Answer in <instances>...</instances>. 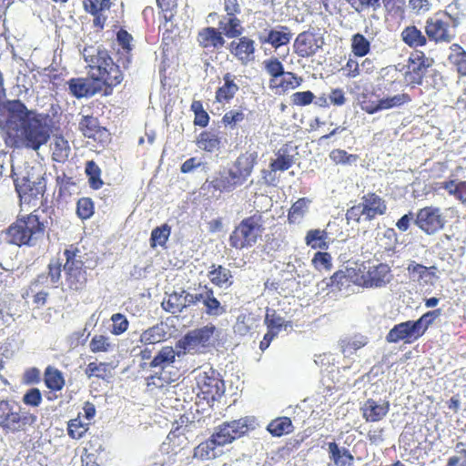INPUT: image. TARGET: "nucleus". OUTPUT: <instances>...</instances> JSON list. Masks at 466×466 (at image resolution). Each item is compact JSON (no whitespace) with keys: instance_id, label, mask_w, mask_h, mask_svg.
I'll return each instance as SVG.
<instances>
[{"instance_id":"f257e3e1","label":"nucleus","mask_w":466,"mask_h":466,"mask_svg":"<svg viewBox=\"0 0 466 466\" xmlns=\"http://www.w3.org/2000/svg\"><path fill=\"white\" fill-rule=\"evenodd\" d=\"M5 109V131L14 146L36 151L48 142L51 135L48 115L28 109L18 99L8 101Z\"/></svg>"},{"instance_id":"f03ea898","label":"nucleus","mask_w":466,"mask_h":466,"mask_svg":"<svg viewBox=\"0 0 466 466\" xmlns=\"http://www.w3.org/2000/svg\"><path fill=\"white\" fill-rule=\"evenodd\" d=\"M83 56L89 69L90 79L104 87V96L111 95L113 88L120 85L124 79L119 65L114 62L105 48L86 46L83 50Z\"/></svg>"},{"instance_id":"7ed1b4c3","label":"nucleus","mask_w":466,"mask_h":466,"mask_svg":"<svg viewBox=\"0 0 466 466\" xmlns=\"http://www.w3.org/2000/svg\"><path fill=\"white\" fill-rule=\"evenodd\" d=\"M37 416L12 400H0V429L5 435L26 434L35 428Z\"/></svg>"},{"instance_id":"20e7f679","label":"nucleus","mask_w":466,"mask_h":466,"mask_svg":"<svg viewBox=\"0 0 466 466\" xmlns=\"http://www.w3.org/2000/svg\"><path fill=\"white\" fill-rule=\"evenodd\" d=\"M66 262L63 265L65 281L67 288L76 292L84 290L87 284V272L85 262L78 258L80 249L77 245L72 244L64 250Z\"/></svg>"},{"instance_id":"39448f33","label":"nucleus","mask_w":466,"mask_h":466,"mask_svg":"<svg viewBox=\"0 0 466 466\" xmlns=\"http://www.w3.org/2000/svg\"><path fill=\"white\" fill-rule=\"evenodd\" d=\"M411 101V96L405 92L394 96L380 97L374 90L365 89L358 96L360 108L369 115H373L382 110L401 107Z\"/></svg>"},{"instance_id":"423d86ee","label":"nucleus","mask_w":466,"mask_h":466,"mask_svg":"<svg viewBox=\"0 0 466 466\" xmlns=\"http://www.w3.org/2000/svg\"><path fill=\"white\" fill-rule=\"evenodd\" d=\"M459 24V17L452 16L447 11L439 12L427 19L425 33L431 41L450 43L456 36Z\"/></svg>"},{"instance_id":"0eeeda50","label":"nucleus","mask_w":466,"mask_h":466,"mask_svg":"<svg viewBox=\"0 0 466 466\" xmlns=\"http://www.w3.org/2000/svg\"><path fill=\"white\" fill-rule=\"evenodd\" d=\"M358 278H355L356 286L364 289H380L387 286L393 275L390 267L387 263L370 264L363 262L356 268Z\"/></svg>"},{"instance_id":"6e6552de","label":"nucleus","mask_w":466,"mask_h":466,"mask_svg":"<svg viewBox=\"0 0 466 466\" xmlns=\"http://www.w3.org/2000/svg\"><path fill=\"white\" fill-rule=\"evenodd\" d=\"M250 431V419L240 418L220 424L211 435L220 447L231 443Z\"/></svg>"},{"instance_id":"1a4fd4ad","label":"nucleus","mask_w":466,"mask_h":466,"mask_svg":"<svg viewBox=\"0 0 466 466\" xmlns=\"http://www.w3.org/2000/svg\"><path fill=\"white\" fill-rule=\"evenodd\" d=\"M78 130L94 144L105 147L111 141L109 130L100 125L96 116L93 115H84L78 122Z\"/></svg>"},{"instance_id":"9d476101","label":"nucleus","mask_w":466,"mask_h":466,"mask_svg":"<svg viewBox=\"0 0 466 466\" xmlns=\"http://www.w3.org/2000/svg\"><path fill=\"white\" fill-rule=\"evenodd\" d=\"M196 380L199 390L198 396L208 402L217 400L224 392V382L213 370L199 373Z\"/></svg>"},{"instance_id":"9b49d317","label":"nucleus","mask_w":466,"mask_h":466,"mask_svg":"<svg viewBox=\"0 0 466 466\" xmlns=\"http://www.w3.org/2000/svg\"><path fill=\"white\" fill-rule=\"evenodd\" d=\"M215 331L216 327L212 324L190 330L177 342L176 347L183 352L196 351L208 345Z\"/></svg>"},{"instance_id":"f8f14e48","label":"nucleus","mask_w":466,"mask_h":466,"mask_svg":"<svg viewBox=\"0 0 466 466\" xmlns=\"http://www.w3.org/2000/svg\"><path fill=\"white\" fill-rule=\"evenodd\" d=\"M431 62L421 51L413 53L408 61L405 81L409 86H420Z\"/></svg>"},{"instance_id":"ddd939ff","label":"nucleus","mask_w":466,"mask_h":466,"mask_svg":"<svg viewBox=\"0 0 466 466\" xmlns=\"http://www.w3.org/2000/svg\"><path fill=\"white\" fill-rule=\"evenodd\" d=\"M324 39L313 31L299 33L293 44L294 53L302 58L314 56L322 47Z\"/></svg>"},{"instance_id":"4468645a","label":"nucleus","mask_w":466,"mask_h":466,"mask_svg":"<svg viewBox=\"0 0 466 466\" xmlns=\"http://www.w3.org/2000/svg\"><path fill=\"white\" fill-rule=\"evenodd\" d=\"M414 223L426 233H435L443 228L444 218L439 208L429 206L419 209Z\"/></svg>"},{"instance_id":"2eb2a0df","label":"nucleus","mask_w":466,"mask_h":466,"mask_svg":"<svg viewBox=\"0 0 466 466\" xmlns=\"http://www.w3.org/2000/svg\"><path fill=\"white\" fill-rule=\"evenodd\" d=\"M421 337V332L415 321L407 320L394 325L387 333L386 341L389 343L403 341L405 344H411Z\"/></svg>"},{"instance_id":"dca6fc26","label":"nucleus","mask_w":466,"mask_h":466,"mask_svg":"<svg viewBox=\"0 0 466 466\" xmlns=\"http://www.w3.org/2000/svg\"><path fill=\"white\" fill-rule=\"evenodd\" d=\"M257 163L258 153L255 151H246L236 158L229 171L239 186H242L251 176Z\"/></svg>"},{"instance_id":"f3484780","label":"nucleus","mask_w":466,"mask_h":466,"mask_svg":"<svg viewBox=\"0 0 466 466\" xmlns=\"http://www.w3.org/2000/svg\"><path fill=\"white\" fill-rule=\"evenodd\" d=\"M14 184L20 201L27 204L37 200L46 190V185L42 180L31 181L28 177H16Z\"/></svg>"},{"instance_id":"a211bd4d","label":"nucleus","mask_w":466,"mask_h":466,"mask_svg":"<svg viewBox=\"0 0 466 466\" xmlns=\"http://www.w3.org/2000/svg\"><path fill=\"white\" fill-rule=\"evenodd\" d=\"M238 76L230 72L222 76L219 86L215 91V102L219 105H228L240 90Z\"/></svg>"},{"instance_id":"6ab92c4d","label":"nucleus","mask_w":466,"mask_h":466,"mask_svg":"<svg viewBox=\"0 0 466 466\" xmlns=\"http://www.w3.org/2000/svg\"><path fill=\"white\" fill-rule=\"evenodd\" d=\"M294 156L290 155L287 148L281 147L276 153V158L271 159L269 163V169L262 170V178L267 185H274L276 177L274 173L280 171L284 172L289 169L294 165Z\"/></svg>"},{"instance_id":"aec40b11","label":"nucleus","mask_w":466,"mask_h":466,"mask_svg":"<svg viewBox=\"0 0 466 466\" xmlns=\"http://www.w3.org/2000/svg\"><path fill=\"white\" fill-rule=\"evenodd\" d=\"M187 426L177 425L167 434V439L161 445L163 452L171 455H177L188 446V439Z\"/></svg>"},{"instance_id":"412c9836","label":"nucleus","mask_w":466,"mask_h":466,"mask_svg":"<svg viewBox=\"0 0 466 466\" xmlns=\"http://www.w3.org/2000/svg\"><path fill=\"white\" fill-rule=\"evenodd\" d=\"M303 78L294 72L284 71L280 76L268 79V88L277 96H282L300 86Z\"/></svg>"},{"instance_id":"4be33fe9","label":"nucleus","mask_w":466,"mask_h":466,"mask_svg":"<svg viewBox=\"0 0 466 466\" xmlns=\"http://www.w3.org/2000/svg\"><path fill=\"white\" fill-rule=\"evenodd\" d=\"M35 212L34 211L26 217L18 218L7 228V233H44L46 221L41 220Z\"/></svg>"},{"instance_id":"5701e85b","label":"nucleus","mask_w":466,"mask_h":466,"mask_svg":"<svg viewBox=\"0 0 466 466\" xmlns=\"http://www.w3.org/2000/svg\"><path fill=\"white\" fill-rule=\"evenodd\" d=\"M96 83L86 77H73L67 81L70 94L78 99L91 97L103 92V87L100 85H96Z\"/></svg>"},{"instance_id":"b1692460","label":"nucleus","mask_w":466,"mask_h":466,"mask_svg":"<svg viewBox=\"0 0 466 466\" xmlns=\"http://www.w3.org/2000/svg\"><path fill=\"white\" fill-rule=\"evenodd\" d=\"M356 268H346L345 270H337L328 279L323 281L326 287L332 291H341L350 287L351 284L356 285L355 278H358Z\"/></svg>"},{"instance_id":"393cba45","label":"nucleus","mask_w":466,"mask_h":466,"mask_svg":"<svg viewBox=\"0 0 466 466\" xmlns=\"http://www.w3.org/2000/svg\"><path fill=\"white\" fill-rule=\"evenodd\" d=\"M229 51L242 65H247L254 60L255 41L248 36H241L238 41L229 44Z\"/></svg>"},{"instance_id":"a878e982","label":"nucleus","mask_w":466,"mask_h":466,"mask_svg":"<svg viewBox=\"0 0 466 466\" xmlns=\"http://www.w3.org/2000/svg\"><path fill=\"white\" fill-rule=\"evenodd\" d=\"M390 402L384 400L378 403L374 399H368L360 407L362 418L367 422H378L382 420L390 411Z\"/></svg>"},{"instance_id":"bb28decb","label":"nucleus","mask_w":466,"mask_h":466,"mask_svg":"<svg viewBox=\"0 0 466 466\" xmlns=\"http://www.w3.org/2000/svg\"><path fill=\"white\" fill-rule=\"evenodd\" d=\"M361 200L362 212L369 220L385 214L387 210L385 200L374 192L367 193L361 198Z\"/></svg>"},{"instance_id":"cd10ccee","label":"nucleus","mask_w":466,"mask_h":466,"mask_svg":"<svg viewBox=\"0 0 466 466\" xmlns=\"http://www.w3.org/2000/svg\"><path fill=\"white\" fill-rule=\"evenodd\" d=\"M291 39L292 33L286 25H279L277 28L270 29L267 35H258L260 44H268L275 49L287 46Z\"/></svg>"},{"instance_id":"c85d7f7f","label":"nucleus","mask_w":466,"mask_h":466,"mask_svg":"<svg viewBox=\"0 0 466 466\" xmlns=\"http://www.w3.org/2000/svg\"><path fill=\"white\" fill-rule=\"evenodd\" d=\"M356 12H363L366 10L372 9L373 11L378 10L381 3L384 7L389 11L400 8L403 5L404 0H345Z\"/></svg>"},{"instance_id":"c756f323","label":"nucleus","mask_w":466,"mask_h":466,"mask_svg":"<svg viewBox=\"0 0 466 466\" xmlns=\"http://www.w3.org/2000/svg\"><path fill=\"white\" fill-rule=\"evenodd\" d=\"M197 41L204 49H219L226 41L218 28L208 26L198 33Z\"/></svg>"},{"instance_id":"7c9ffc66","label":"nucleus","mask_w":466,"mask_h":466,"mask_svg":"<svg viewBox=\"0 0 466 466\" xmlns=\"http://www.w3.org/2000/svg\"><path fill=\"white\" fill-rule=\"evenodd\" d=\"M208 277L211 284L218 288H228L233 284L231 271L222 265L212 264L209 267Z\"/></svg>"},{"instance_id":"2f4dec72","label":"nucleus","mask_w":466,"mask_h":466,"mask_svg":"<svg viewBox=\"0 0 466 466\" xmlns=\"http://www.w3.org/2000/svg\"><path fill=\"white\" fill-rule=\"evenodd\" d=\"M207 183L209 188L219 192H231L238 187H240L236 179L233 178L229 170L228 173L219 172L216 174L210 180H207Z\"/></svg>"},{"instance_id":"473e14b6","label":"nucleus","mask_w":466,"mask_h":466,"mask_svg":"<svg viewBox=\"0 0 466 466\" xmlns=\"http://www.w3.org/2000/svg\"><path fill=\"white\" fill-rule=\"evenodd\" d=\"M400 74L395 68H382L379 77V89L383 93H390L398 90V86H401Z\"/></svg>"},{"instance_id":"72a5a7b5","label":"nucleus","mask_w":466,"mask_h":466,"mask_svg":"<svg viewBox=\"0 0 466 466\" xmlns=\"http://www.w3.org/2000/svg\"><path fill=\"white\" fill-rule=\"evenodd\" d=\"M218 29L228 38L239 37L244 31L241 20L236 15H224L218 22Z\"/></svg>"},{"instance_id":"f704fd0d","label":"nucleus","mask_w":466,"mask_h":466,"mask_svg":"<svg viewBox=\"0 0 466 466\" xmlns=\"http://www.w3.org/2000/svg\"><path fill=\"white\" fill-rule=\"evenodd\" d=\"M176 352L174 349L170 346L163 347L157 354L151 360V361L147 364V362H141L139 367L142 370L149 368H160L164 370L165 367L170 365L176 360Z\"/></svg>"},{"instance_id":"c9c22d12","label":"nucleus","mask_w":466,"mask_h":466,"mask_svg":"<svg viewBox=\"0 0 466 466\" xmlns=\"http://www.w3.org/2000/svg\"><path fill=\"white\" fill-rule=\"evenodd\" d=\"M438 189H444L462 204H466V180L449 179L437 183Z\"/></svg>"},{"instance_id":"e433bc0d","label":"nucleus","mask_w":466,"mask_h":466,"mask_svg":"<svg viewBox=\"0 0 466 466\" xmlns=\"http://www.w3.org/2000/svg\"><path fill=\"white\" fill-rule=\"evenodd\" d=\"M196 145L207 152L218 151L221 147V137L217 131L204 130L197 137Z\"/></svg>"},{"instance_id":"4c0bfd02","label":"nucleus","mask_w":466,"mask_h":466,"mask_svg":"<svg viewBox=\"0 0 466 466\" xmlns=\"http://www.w3.org/2000/svg\"><path fill=\"white\" fill-rule=\"evenodd\" d=\"M294 425L289 417L281 416L272 420L268 425L266 430L273 437H282L290 434L294 431Z\"/></svg>"},{"instance_id":"58836bf2","label":"nucleus","mask_w":466,"mask_h":466,"mask_svg":"<svg viewBox=\"0 0 466 466\" xmlns=\"http://www.w3.org/2000/svg\"><path fill=\"white\" fill-rule=\"evenodd\" d=\"M203 296L202 303L205 307V313L208 316L218 317L226 312L225 307L214 296V290L207 285L204 286Z\"/></svg>"},{"instance_id":"ea45409f","label":"nucleus","mask_w":466,"mask_h":466,"mask_svg":"<svg viewBox=\"0 0 466 466\" xmlns=\"http://www.w3.org/2000/svg\"><path fill=\"white\" fill-rule=\"evenodd\" d=\"M311 200L303 197L295 201L288 212V221L289 224H299L309 212Z\"/></svg>"},{"instance_id":"a19ab883","label":"nucleus","mask_w":466,"mask_h":466,"mask_svg":"<svg viewBox=\"0 0 466 466\" xmlns=\"http://www.w3.org/2000/svg\"><path fill=\"white\" fill-rule=\"evenodd\" d=\"M44 382L52 392L60 391L66 384L63 373L53 366H47L44 371Z\"/></svg>"},{"instance_id":"79ce46f5","label":"nucleus","mask_w":466,"mask_h":466,"mask_svg":"<svg viewBox=\"0 0 466 466\" xmlns=\"http://www.w3.org/2000/svg\"><path fill=\"white\" fill-rule=\"evenodd\" d=\"M402 41L411 48L426 46L427 37L415 25L406 26L400 34Z\"/></svg>"},{"instance_id":"37998d69","label":"nucleus","mask_w":466,"mask_h":466,"mask_svg":"<svg viewBox=\"0 0 466 466\" xmlns=\"http://www.w3.org/2000/svg\"><path fill=\"white\" fill-rule=\"evenodd\" d=\"M262 214L256 211L253 215L244 218L235 228L233 233H253L264 229Z\"/></svg>"},{"instance_id":"c03bdc74","label":"nucleus","mask_w":466,"mask_h":466,"mask_svg":"<svg viewBox=\"0 0 466 466\" xmlns=\"http://www.w3.org/2000/svg\"><path fill=\"white\" fill-rule=\"evenodd\" d=\"M62 262L59 258H52L47 265V274H40L34 280V284H44L49 279L52 284H57L61 279Z\"/></svg>"},{"instance_id":"a18cd8bd","label":"nucleus","mask_w":466,"mask_h":466,"mask_svg":"<svg viewBox=\"0 0 466 466\" xmlns=\"http://www.w3.org/2000/svg\"><path fill=\"white\" fill-rule=\"evenodd\" d=\"M220 447L216 441L210 436L205 441L199 443L194 449V457L201 461H208L217 457L216 449Z\"/></svg>"},{"instance_id":"49530a36","label":"nucleus","mask_w":466,"mask_h":466,"mask_svg":"<svg viewBox=\"0 0 466 466\" xmlns=\"http://www.w3.org/2000/svg\"><path fill=\"white\" fill-rule=\"evenodd\" d=\"M52 158L56 162H65L70 153L68 141L62 136H56L51 145Z\"/></svg>"},{"instance_id":"de8ad7c7","label":"nucleus","mask_w":466,"mask_h":466,"mask_svg":"<svg viewBox=\"0 0 466 466\" xmlns=\"http://www.w3.org/2000/svg\"><path fill=\"white\" fill-rule=\"evenodd\" d=\"M85 374L87 378L106 380L111 376V366L107 362L93 361L87 364Z\"/></svg>"},{"instance_id":"09e8293b","label":"nucleus","mask_w":466,"mask_h":466,"mask_svg":"<svg viewBox=\"0 0 466 466\" xmlns=\"http://www.w3.org/2000/svg\"><path fill=\"white\" fill-rule=\"evenodd\" d=\"M367 343V338L362 335H355L352 338L344 339L340 341L341 352L346 356L352 355Z\"/></svg>"},{"instance_id":"8fccbe9b","label":"nucleus","mask_w":466,"mask_h":466,"mask_svg":"<svg viewBox=\"0 0 466 466\" xmlns=\"http://www.w3.org/2000/svg\"><path fill=\"white\" fill-rule=\"evenodd\" d=\"M118 44L123 48L124 56L122 64L124 67H127L131 62V51L133 36L125 29H120L116 34Z\"/></svg>"},{"instance_id":"3c124183","label":"nucleus","mask_w":466,"mask_h":466,"mask_svg":"<svg viewBox=\"0 0 466 466\" xmlns=\"http://www.w3.org/2000/svg\"><path fill=\"white\" fill-rule=\"evenodd\" d=\"M172 381L173 380L167 375V372L163 370L146 378L147 389L150 391L156 389H162Z\"/></svg>"},{"instance_id":"603ef678","label":"nucleus","mask_w":466,"mask_h":466,"mask_svg":"<svg viewBox=\"0 0 466 466\" xmlns=\"http://www.w3.org/2000/svg\"><path fill=\"white\" fill-rule=\"evenodd\" d=\"M451 53L449 56L451 63L454 64L458 72L461 75L466 76V52L458 44H453L451 46Z\"/></svg>"},{"instance_id":"864d4df0","label":"nucleus","mask_w":466,"mask_h":466,"mask_svg":"<svg viewBox=\"0 0 466 466\" xmlns=\"http://www.w3.org/2000/svg\"><path fill=\"white\" fill-rule=\"evenodd\" d=\"M114 346L110 341V338L102 334L94 335L89 342V349L93 353L111 351Z\"/></svg>"},{"instance_id":"5fc2aeb1","label":"nucleus","mask_w":466,"mask_h":466,"mask_svg":"<svg viewBox=\"0 0 466 466\" xmlns=\"http://www.w3.org/2000/svg\"><path fill=\"white\" fill-rule=\"evenodd\" d=\"M265 325L268 330L279 334L282 328L286 327L285 319L273 309H267L265 315Z\"/></svg>"},{"instance_id":"6e6d98bb","label":"nucleus","mask_w":466,"mask_h":466,"mask_svg":"<svg viewBox=\"0 0 466 466\" xmlns=\"http://www.w3.org/2000/svg\"><path fill=\"white\" fill-rule=\"evenodd\" d=\"M351 52L359 57L365 56L370 51V41L360 33L354 34L351 37Z\"/></svg>"},{"instance_id":"4d7b16f0","label":"nucleus","mask_w":466,"mask_h":466,"mask_svg":"<svg viewBox=\"0 0 466 466\" xmlns=\"http://www.w3.org/2000/svg\"><path fill=\"white\" fill-rule=\"evenodd\" d=\"M86 174L88 177V183L91 188L99 189L104 182L101 179V169L95 161L90 160L86 164Z\"/></svg>"},{"instance_id":"13d9d810","label":"nucleus","mask_w":466,"mask_h":466,"mask_svg":"<svg viewBox=\"0 0 466 466\" xmlns=\"http://www.w3.org/2000/svg\"><path fill=\"white\" fill-rule=\"evenodd\" d=\"M89 429V424L82 421L78 416L67 422V434L74 440H79L85 436Z\"/></svg>"},{"instance_id":"bf43d9fd","label":"nucleus","mask_w":466,"mask_h":466,"mask_svg":"<svg viewBox=\"0 0 466 466\" xmlns=\"http://www.w3.org/2000/svg\"><path fill=\"white\" fill-rule=\"evenodd\" d=\"M245 118L246 115L242 109H230L224 114L221 122L226 127L234 129L242 123Z\"/></svg>"},{"instance_id":"052dcab7","label":"nucleus","mask_w":466,"mask_h":466,"mask_svg":"<svg viewBox=\"0 0 466 466\" xmlns=\"http://www.w3.org/2000/svg\"><path fill=\"white\" fill-rule=\"evenodd\" d=\"M311 264L318 271H329L332 268V258L328 252L318 251L311 259Z\"/></svg>"},{"instance_id":"680f3d73","label":"nucleus","mask_w":466,"mask_h":466,"mask_svg":"<svg viewBox=\"0 0 466 466\" xmlns=\"http://www.w3.org/2000/svg\"><path fill=\"white\" fill-rule=\"evenodd\" d=\"M330 159L337 165H350L359 159L358 155L349 154L346 150L336 148L329 153Z\"/></svg>"},{"instance_id":"e2e57ef3","label":"nucleus","mask_w":466,"mask_h":466,"mask_svg":"<svg viewBox=\"0 0 466 466\" xmlns=\"http://www.w3.org/2000/svg\"><path fill=\"white\" fill-rule=\"evenodd\" d=\"M95 205L90 198H81L76 203V214L81 219H87L93 216Z\"/></svg>"},{"instance_id":"0e129e2a","label":"nucleus","mask_w":466,"mask_h":466,"mask_svg":"<svg viewBox=\"0 0 466 466\" xmlns=\"http://www.w3.org/2000/svg\"><path fill=\"white\" fill-rule=\"evenodd\" d=\"M110 0H100V6L97 12L93 13V25L94 27L101 30L104 28L107 16L104 14L105 11H108L111 7Z\"/></svg>"},{"instance_id":"69168bd1","label":"nucleus","mask_w":466,"mask_h":466,"mask_svg":"<svg viewBox=\"0 0 466 466\" xmlns=\"http://www.w3.org/2000/svg\"><path fill=\"white\" fill-rule=\"evenodd\" d=\"M454 448L457 454L451 456L445 466H466V443L458 441Z\"/></svg>"},{"instance_id":"338daca9","label":"nucleus","mask_w":466,"mask_h":466,"mask_svg":"<svg viewBox=\"0 0 466 466\" xmlns=\"http://www.w3.org/2000/svg\"><path fill=\"white\" fill-rule=\"evenodd\" d=\"M263 66L269 78L280 76L285 71L283 64L277 57L264 60Z\"/></svg>"},{"instance_id":"774afa93","label":"nucleus","mask_w":466,"mask_h":466,"mask_svg":"<svg viewBox=\"0 0 466 466\" xmlns=\"http://www.w3.org/2000/svg\"><path fill=\"white\" fill-rule=\"evenodd\" d=\"M163 336L164 334L160 332V329L154 326L142 332L139 341L145 345L156 344L162 340Z\"/></svg>"}]
</instances>
